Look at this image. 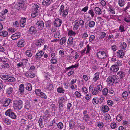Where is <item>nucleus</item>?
<instances>
[{"mask_svg": "<svg viewBox=\"0 0 130 130\" xmlns=\"http://www.w3.org/2000/svg\"><path fill=\"white\" fill-rule=\"evenodd\" d=\"M88 16L86 18L87 21H89L91 20L94 16L95 12L92 9L89 10L87 13Z\"/></svg>", "mask_w": 130, "mask_h": 130, "instance_id": "8", "label": "nucleus"}, {"mask_svg": "<svg viewBox=\"0 0 130 130\" xmlns=\"http://www.w3.org/2000/svg\"><path fill=\"white\" fill-rule=\"evenodd\" d=\"M26 18L25 17H22L20 20V24L21 27H24L26 24Z\"/></svg>", "mask_w": 130, "mask_h": 130, "instance_id": "13", "label": "nucleus"}, {"mask_svg": "<svg viewBox=\"0 0 130 130\" xmlns=\"http://www.w3.org/2000/svg\"><path fill=\"white\" fill-rule=\"evenodd\" d=\"M23 74L27 78H33L35 76V72L31 71H27L24 73Z\"/></svg>", "mask_w": 130, "mask_h": 130, "instance_id": "10", "label": "nucleus"}, {"mask_svg": "<svg viewBox=\"0 0 130 130\" xmlns=\"http://www.w3.org/2000/svg\"><path fill=\"white\" fill-rule=\"evenodd\" d=\"M79 66L78 63L77 64H76L75 65H72L71 66H69L68 67H66L65 68V70L66 71H67L68 70L70 69L71 68H78Z\"/></svg>", "mask_w": 130, "mask_h": 130, "instance_id": "30", "label": "nucleus"}, {"mask_svg": "<svg viewBox=\"0 0 130 130\" xmlns=\"http://www.w3.org/2000/svg\"><path fill=\"white\" fill-rule=\"evenodd\" d=\"M8 80L10 82H14L15 81L16 79L14 77L9 76Z\"/></svg>", "mask_w": 130, "mask_h": 130, "instance_id": "63", "label": "nucleus"}, {"mask_svg": "<svg viewBox=\"0 0 130 130\" xmlns=\"http://www.w3.org/2000/svg\"><path fill=\"white\" fill-rule=\"evenodd\" d=\"M1 66L2 68H8L10 67V66L9 64L5 62L1 64Z\"/></svg>", "mask_w": 130, "mask_h": 130, "instance_id": "54", "label": "nucleus"}, {"mask_svg": "<svg viewBox=\"0 0 130 130\" xmlns=\"http://www.w3.org/2000/svg\"><path fill=\"white\" fill-rule=\"evenodd\" d=\"M119 80L118 77L114 75L109 76L107 80V83L111 85H112L114 83L117 84Z\"/></svg>", "mask_w": 130, "mask_h": 130, "instance_id": "1", "label": "nucleus"}, {"mask_svg": "<svg viewBox=\"0 0 130 130\" xmlns=\"http://www.w3.org/2000/svg\"><path fill=\"white\" fill-rule=\"evenodd\" d=\"M68 36H75L76 34V33L72 30H68Z\"/></svg>", "mask_w": 130, "mask_h": 130, "instance_id": "33", "label": "nucleus"}, {"mask_svg": "<svg viewBox=\"0 0 130 130\" xmlns=\"http://www.w3.org/2000/svg\"><path fill=\"white\" fill-rule=\"evenodd\" d=\"M108 93V90L106 88H104L102 91V94L103 95L106 96Z\"/></svg>", "mask_w": 130, "mask_h": 130, "instance_id": "41", "label": "nucleus"}, {"mask_svg": "<svg viewBox=\"0 0 130 130\" xmlns=\"http://www.w3.org/2000/svg\"><path fill=\"white\" fill-rule=\"evenodd\" d=\"M40 8V5L39 3L35 4L32 6V9L34 11H37Z\"/></svg>", "mask_w": 130, "mask_h": 130, "instance_id": "25", "label": "nucleus"}, {"mask_svg": "<svg viewBox=\"0 0 130 130\" xmlns=\"http://www.w3.org/2000/svg\"><path fill=\"white\" fill-rule=\"evenodd\" d=\"M128 95V94L127 91L123 92L122 94V100L123 101L126 99L127 98Z\"/></svg>", "mask_w": 130, "mask_h": 130, "instance_id": "29", "label": "nucleus"}, {"mask_svg": "<svg viewBox=\"0 0 130 130\" xmlns=\"http://www.w3.org/2000/svg\"><path fill=\"white\" fill-rule=\"evenodd\" d=\"M79 24L78 22L76 20L74 21V24L73 28L74 30H77L79 28Z\"/></svg>", "mask_w": 130, "mask_h": 130, "instance_id": "37", "label": "nucleus"}, {"mask_svg": "<svg viewBox=\"0 0 130 130\" xmlns=\"http://www.w3.org/2000/svg\"><path fill=\"white\" fill-rule=\"evenodd\" d=\"M5 115L7 116H9L12 119H15L16 118L15 114L12 112L11 109H8L6 112Z\"/></svg>", "mask_w": 130, "mask_h": 130, "instance_id": "6", "label": "nucleus"}, {"mask_svg": "<svg viewBox=\"0 0 130 130\" xmlns=\"http://www.w3.org/2000/svg\"><path fill=\"white\" fill-rule=\"evenodd\" d=\"M8 34L7 32L5 31H3L0 32V36H1L5 37L8 35Z\"/></svg>", "mask_w": 130, "mask_h": 130, "instance_id": "57", "label": "nucleus"}, {"mask_svg": "<svg viewBox=\"0 0 130 130\" xmlns=\"http://www.w3.org/2000/svg\"><path fill=\"white\" fill-rule=\"evenodd\" d=\"M92 103L94 105L98 104L99 103L98 98L96 97L93 98L92 100Z\"/></svg>", "mask_w": 130, "mask_h": 130, "instance_id": "35", "label": "nucleus"}, {"mask_svg": "<svg viewBox=\"0 0 130 130\" xmlns=\"http://www.w3.org/2000/svg\"><path fill=\"white\" fill-rule=\"evenodd\" d=\"M14 105L19 110L21 109L23 107V103L21 100H15L13 103Z\"/></svg>", "mask_w": 130, "mask_h": 130, "instance_id": "3", "label": "nucleus"}, {"mask_svg": "<svg viewBox=\"0 0 130 130\" xmlns=\"http://www.w3.org/2000/svg\"><path fill=\"white\" fill-rule=\"evenodd\" d=\"M25 41L24 40L20 39L17 44V46L20 48L23 47L25 45Z\"/></svg>", "mask_w": 130, "mask_h": 130, "instance_id": "15", "label": "nucleus"}, {"mask_svg": "<svg viewBox=\"0 0 130 130\" xmlns=\"http://www.w3.org/2000/svg\"><path fill=\"white\" fill-rule=\"evenodd\" d=\"M118 66L117 65H113L110 68L111 71L113 72H117L119 70Z\"/></svg>", "mask_w": 130, "mask_h": 130, "instance_id": "20", "label": "nucleus"}, {"mask_svg": "<svg viewBox=\"0 0 130 130\" xmlns=\"http://www.w3.org/2000/svg\"><path fill=\"white\" fill-rule=\"evenodd\" d=\"M59 11L60 15H62L64 18H66L69 12L68 10L67 9H64V6L63 5L60 6Z\"/></svg>", "mask_w": 130, "mask_h": 130, "instance_id": "2", "label": "nucleus"}, {"mask_svg": "<svg viewBox=\"0 0 130 130\" xmlns=\"http://www.w3.org/2000/svg\"><path fill=\"white\" fill-rule=\"evenodd\" d=\"M99 73L97 72L94 74V77L93 79V80L94 82H96L98 79L99 77Z\"/></svg>", "mask_w": 130, "mask_h": 130, "instance_id": "44", "label": "nucleus"}, {"mask_svg": "<svg viewBox=\"0 0 130 130\" xmlns=\"http://www.w3.org/2000/svg\"><path fill=\"white\" fill-rule=\"evenodd\" d=\"M35 12H33L31 13V16L32 18H34L38 16L39 14V12L37 11H35Z\"/></svg>", "mask_w": 130, "mask_h": 130, "instance_id": "60", "label": "nucleus"}, {"mask_svg": "<svg viewBox=\"0 0 130 130\" xmlns=\"http://www.w3.org/2000/svg\"><path fill=\"white\" fill-rule=\"evenodd\" d=\"M123 50H119L117 52V56L119 58H123V57L124 53Z\"/></svg>", "mask_w": 130, "mask_h": 130, "instance_id": "21", "label": "nucleus"}, {"mask_svg": "<svg viewBox=\"0 0 130 130\" xmlns=\"http://www.w3.org/2000/svg\"><path fill=\"white\" fill-rule=\"evenodd\" d=\"M24 1L23 0H20L18 2V3L16 5L15 7L18 10L23 9L24 7Z\"/></svg>", "mask_w": 130, "mask_h": 130, "instance_id": "11", "label": "nucleus"}, {"mask_svg": "<svg viewBox=\"0 0 130 130\" xmlns=\"http://www.w3.org/2000/svg\"><path fill=\"white\" fill-rule=\"evenodd\" d=\"M30 102L29 101H27L25 103L24 108L27 110H29L31 107Z\"/></svg>", "mask_w": 130, "mask_h": 130, "instance_id": "43", "label": "nucleus"}, {"mask_svg": "<svg viewBox=\"0 0 130 130\" xmlns=\"http://www.w3.org/2000/svg\"><path fill=\"white\" fill-rule=\"evenodd\" d=\"M44 121L43 119V116H41L38 119V123H39V125L40 127L42 128L43 127V121Z\"/></svg>", "mask_w": 130, "mask_h": 130, "instance_id": "18", "label": "nucleus"}, {"mask_svg": "<svg viewBox=\"0 0 130 130\" xmlns=\"http://www.w3.org/2000/svg\"><path fill=\"white\" fill-rule=\"evenodd\" d=\"M118 75L119 76L120 79H122L125 76V74L124 72L121 71H119L117 73Z\"/></svg>", "mask_w": 130, "mask_h": 130, "instance_id": "34", "label": "nucleus"}, {"mask_svg": "<svg viewBox=\"0 0 130 130\" xmlns=\"http://www.w3.org/2000/svg\"><path fill=\"white\" fill-rule=\"evenodd\" d=\"M103 118L106 120L109 121L111 119V117L109 114L107 113L104 115Z\"/></svg>", "mask_w": 130, "mask_h": 130, "instance_id": "52", "label": "nucleus"}, {"mask_svg": "<svg viewBox=\"0 0 130 130\" xmlns=\"http://www.w3.org/2000/svg\"><path fill=\"white\" fill-rule=\"evenodd\" d=\"M106 35V33L104 32H101L99 37V39L101 40L105 37Z\"/></svg>", "mask_w": 130, "mask_h": 130, "instance_id": "49", "label": "nucleus"}, {"mask_svg": "<svg viewBox=\"0 0 130 130\" xmlns=\"http://www.w3.org/2000/svg\"><path fill=\"white\" fill-rule=\"evenodd\" d=\"M62 22V19L58 18H56L54 21L53 25L56 27H60Z\"/></svg>", "mask_w": 130, "mask_h": 130, "instance_id": "9", "label": "nucleus"}, {"mask_svg": "<svg viewBox=\"0 0 130 130\" xmlns=\"http://www.w3.org/2000/svg\"><path fill=\"white\" fill-rule=\"evenodd\" d=\"M44 53V52L42 50L39 51L35 56V58L37 59L38 58H40L43 55Z\"/></svg>", "mask_w": 130, "mask_h": 130, "instance_id": "23", "label": "nucleus"}, {"mask_svg": "<svg viewBox=\"0 0 130 130\" xmlns=\"http://www.w3.org/2000/svg\"><path fill=\"white\" fill-rule=\"evenodd\" d=\"M9 75H0V78L4 80H8Z\"/></svg>", "mask_w": 130, "mask_h": 130, "instance_id": "40", "label": "nucleus"}, {"mask_svg": "<svg viewBox=\"0 0 130 130\" xmlns=\"http://www.w3.org/2000/svg\"><path fill=\"white\" fill-rule=\"evenodd\" d=\"M57 91L59 93H64L65 90L61 87H59L57 89Z\"/></svg>", "mask_w": 130, "mask_h": 130, "instance_id": "50", "label": "nucleus"}, {"mask_svg": "<svg viewBox=\"0 0 130 130\" xmlns=\"http://www.w3.org/2000/svg\"><path fill=\"white\" fill-rule=\"evenodd\" d=\"M59 112H61L63 110V104L62 103H59Z\"/></svg>", "mask_w": 130, "mask_h": 130, "instance_id": "61", "label": "nucleus"}, {"mask_svg": "<svg viewBox=\"0 0 130 130\" xmlns=\"http://www.w3.org/2000/svg\"><path fill=\"white\" fill-rule=\"evenodd\" d=\"M125 0H118V4L120 7L123 6L125 4Z\"/></svg>", "mask_w": 130, "mask_h": 130, "instance_id": "42", "label": "nucleus"}, {"mask_svg": "<svg viewBox=\"0 0 130 130\" xmlns=\"http://www.w3.org/2000/svg\"><path fill=\"white\" fill-rule=\"evenodd\" d=\"M29 33L31 35H34L36 33L37 30L36 28L34 26L31 27L29 30Z\"/></svg>", "mask_w": 130, "mask_h": 130, "instance_id": "16", "label": "nucleus"}, {"mask_svg": "<svg viewBox=\"0 0 130 130\" xmlns=\"http://www.w3.org/2000/svg\"><path fill=\"white\" fill-rule=\"evenodd\" d=\"M88 35L87 32H85L82 34V38L84 39H85L87 38Z\"/></svg>", "mask_w": 130, "mask_h": 130, "instance_id": "64", "label": "nucleus"}, {"mask_svg": "<svg viewBox=\"0 0 130 130\" xmlns=\"http://www.w3.org/2000/svg\"><path fill=\"white\" fill-rule=\"evenodd\" d=\"M42 98L45 99H46L47 98V96L46 94L43 92H41L40 95L39 96Z\"/></svg>", "mask_w": 130, "mask_h": 130, "instance_id": "59", "label": "nucleus"}, {"mask_svg": "<svg viewBox=\"0 0 130 130\" xmlns=\"http://www.w3.org/2000/svg\"><path fill=\"white\" fill-rule=\"evenodd\" d=\"M96 55L98 58L100 59H105L107 57L106 53L103 51H98Z\"/></svg>", "mask_w": 130, "mask_h": 130, "instance_id": "5", "label": "nucleus"}, {"mask_svg": "<svg viewBox=\"0 0 130 130\" xmlns=\"http://www.w3.org/2000/svg\"><path fill=\"white\" fill-rule=\"evenodd\" d=\"M3 122L7 125H9L11 124V121L7 118H4L3 119Z\"/></svg>", "mask_w": 130, "mask_h": 130, "instance_id": "45", "label": "nucleus"}, {"mask_svg": "<svg viewBox=\"0 0 130 130\" xmlns=\"http://www.w3.org/2000/svg\"><path fill=\"white\" fill-rule=\"evenodd\" d=\"M25 85L26 86L25 88L27 90L30 91L32 90V85L30 83H26L25 84Z\"/></svg>", "mask_w": 130, "mask_h": 130, "instance_id": "32", "label": "nucleus"}, {"mask_svg": "<svg viewBox=\"0 0 130 130\" xmlns=\"http://www.w3.org/2000/svg\"><path fill=\"white\" fill-rule=\"evenodd\" d=\"M83 116L82 118V119L85 122H87L89 121L90 117L89 115L88 114V111L87 110L83 112Z\"/></svg>", "mask_w": 130, "mask_h": 130, "instance_id": "7", "label": "nucleus"}, {"mask_svg": "<svg viewBox=\"0 0 130 130\" xmlns=\"http://www.w3.org/2000/svg\"><path fill=\"white\" fill-rule=\"evenodd\" d=\"M127 46V44L126 43L124 42H121L120 46V47L121 49L123 51H124L126 49Z\"/></svg>", "mask_w": 130, "mask_h": 130, "instance_id": "26", "label": "nucleus"}, {"mask_svg": "<svg viewBox=\"0 0 130 130\" xmlns=\"http://www.w3.org/2000/svg\"><path fill=\"white\" fill-rule=\"evenodd\" d=\"M115 8L113 6L111 5H110L108 8V10L110 12V13L112 15H114L115 14Z\"/></svg>", "mask_w": 130, "mask_h": 130, "instance_id": "27", "label": "nucleus"}, {"mask_svg": "<svg viewBox=\"0 0 130 130\" xmlns=\"http://www.w3.org/2000/svg\"><path fill=\"white\" fill-rule=\"evenodd\" d=\"M13 89L12 87H9L6 89V93L8 94H10L13 92Z\"/></svg>", "mask_w": 130, "mask_h": 130, "instance_id": "46", "label": "nucleus"}, {"mask_svg": "<svg viewBox=\"0 0 130 130\" xmlns=\"http://www.w3.org/2000/svg\"><path fill=\"white\" fill-rule=\"evenodd\" d=\"M24 89V84H21L19 85L18 91L19 92L20 94H22L23 93Z\"/></svg>", "mask_w": 130, "mask_h": 130, "instance_id": "22", "label": "nucleus"}, {"mask_svg": "<svg viewBox=\"0 0 130 130\" xmlns=\"http://www.w3.org/2000/svg\"><path fill=\"white\" fill-rule=\"evenodd\" d=\"M26 55L28 56V57H30L32 55V53L31 52V51L30 50H28L26 52Z\"/></svg>", "mask_w": 130, "mask_h": 130, "instance_id": "56", "label": "nucleus"}, {"mask_svg": "<svg viewBox=\"0 0 130 130\" xmlns=\"http://www.w3.org/2000/svg\"><path fill=\"white\" fill-rule=\"evenodd\" d=\"M44 41V40L42 39L37 40L35 44L38 47H41L42 43H43Z\"/></svg>", "mask_w": 130, "mask_h": 130, "instance_id": "19", "label": "nucleus"}, {"mask_svg": "<svg viewBox=\"0 0 130 130\" xmlns=\"http://www.w3.org/2000/svg\"><path fill=\"white\" fill-rule=\"evenodd\" d=\"M123 117L120 114L117 115L116 118L118 122L121 121L123 119Z\"/></svg>", "mask_w": 130, "mask_h": 130, "instance_id": "58", "label": "nucleus"}, {"mask_svg": "<svg viewBox=\"0 0 130 130\" xmlns=\"http://www.w3.org/2000/svg\"><path fill=\"white\" fill-rule=\"evenodd\" d=\"M66 101V99L64 97H60L59 98L58 102V103L63 104Z\"/></svg>", "mask_w": 130, "mask_h": 130, "instance_id": "51", "label": "nucleus"}, {"mask_svg": "<svg viewBox=\"0 0 130 130\" xmlns=\"http://www.w3.org/2000/svg\"><path fill=\"white\" fill-rule=\"evenodd\" d=\"M74 39L72 36L68 38L67 42L68 46H72L73 45Z\"/></svg>", "mask_w": 130, "mask_h": 130, "instance_id": "17", "label": "nucleus"}, {"mask_svg": "<svg viewBox=\"0 0 130 130\" xmlns=\"http://www.w3.org/2000/svg\"><path fill=\"white\" fill-rule=\"evenodd\" d=\"M51 2V0H44L42 2V4L43 5L49 6Z\"/></svg>", "mask_w": 130, "mask_h": 130, "instance_id": "39", "label": "nucleus"}, {"mask_svg": "<svg viewBox=\"0 0 130 130\" xmlns=\"http://www.w3.org/2000/svg\"><path fill=\"white\" fill-rule=\"evenodd\" d=\"M50 112L49 109H46L44 112L43 117V120L45 122H48L50 120L51 115L50 114Z\"/></svg>", "mask_w": 130, "mask_h": 130, "instance_id": "4", "label": "nucleus"}, {"mask_svg": "<svg viewBox=\"0 0 130 130\" xmlns=\"http://www.w3.org/2000/svg\"><path fill=\"white\" fill-rule=\"evenodd\" d=\"M21 36V34L19 32L13 34L11 37V38L13 40H16L20 38Z\"/></svg>", "mask_w": 130, "mask_h": 130, "instance_id": "14", "label": "nucleus"}, {"mask_svg": "<svg viewBox=\"0 0 130 130\" xmlns=\"http://www.w3.org/2000/svg\"><path fill=\"white\" fill-rule=\"evenodd\" d=\"M100 93V92L98 90L97 88L95 87L93 91L92 92V94L93 95H95Z\"/></svg>", "mask_w": 130, "mask_h": 130, "instance_id": "55", "label": "nucleus"}, {"mask_svg": "<svg viewBox=\"0 0 130 130\" xmlns=\"http://www.w3.org/2000/svg\"><path fill=\"white\" fill-rule=\"evenodd\" d=\"M64 125L61 122H59L57 124V128L60 130H62L63 128Z\"/></svg>", "mask_w": 130, "mask_h": 130, "instance_id": "38", "label": "nucleus"}, {"mask_svg": "<svg viewBox=\"0 0 130 130\" xmlns=\"http://www.w3.org/2000/svg\"><path fill=\"white\" fill-rule=\"evenodd\" d=\"M66 38L64 37H63L60 40V44L62 45L66 42Z\"/></svg>", "mask_w": 130, "mask_h": 130, "instance_id": "47", "label": "nucleus"}, {"mask_svg": "<svg viewBox=\"0 0 130 130\" xmlns=\"http://www.w3.org/2000/svg\"><path fill=\"white\" fill-rule=\"evenodd\" d=\"M94 11L96 14H98V15H99L102 13L101 9L99 7H95L94 8Z\"/></svg>", "mask_w": 130, "mask_h": 130, "instance_id": "48", "label": "nucleus"}, {"mask_svg": "<svg viewBox=\"0 0 130 130\" xmlns=\"http://www.w3.org/2000/svg\"><path fill=\"white\" fill-rule=\"evenodd\" d=\"M36 25L40 29H42L44 27V22L42 21H39L36 23Z\"/></svg>", "mask_w": 130, "mask_h": 130, "instance_id": "24", "label": "nucleus"}, {"mask_svg": "<svg viewBox=\"0 0 130 130\" xmlns=\"http://www.w3.org/2000/svg\"><path fill=\"white\" fill-rule=\"evenodd\" d=\"M124 21L127 23L130 22V15L125 17L124 19Z\"/></svg>", "mask_w": 130, "mask_h": 130, "instance_id": "62", "label": "nucleus"}, {"mask_svg": "<svg viewBox=\"0 0 130 130\" xmlns=\"http://www.w3.org/2000/svg\"><path fill=\"white\" fill-rule=\"evenodd\" d=\"M103 112L105 113L109 111V107L106 105H103L102 106Z\"/></svg>", "mask_w": 130, "mask_h": 130, "instance_id": "31", "label": "nucleus"}, {"mask_svg": "<svg viewBox=\"0 0 130 130\" xmlns=\"http://www.w3.org/2000/svg\"><path fill=\"white\" fill-rule=\"evenodd\" d=\"M89 21L88 23L89 27L91 28H94L95 24V22L92 20H90Z\"/></svg>", "mask_w": 130, "mask_h": 130, "instance_id": "28", "label": "nucleus"}, {"mask_svg": "<svg viewBox=\"0 0 130 130\" xmlns=\"http://www.w3.org/2000/svg\"><path fill=\"white\" fill-rule=\"evenodd\" d=\"M46 89L47 90L51 91L53 90L54 89L53 84L51 82L49 83L47 85Z\"/></svg>", "mask_w": 130, "mask_h": 130, "instance_id": "36", "label": "nucleus"}, {"mask_svg": "<svg viewBox=\"0 0 130 130\" xmlns=\"http://www.w3.org/2000/svg\"><path fill=\"white\" fill-rule=\"evenodd\" d=\"M86 49V51L85 53L87 54L90 52V51L91 50V47L89 46V44L87 45L86 47L85 48Z\"/></svg>", "mask_w": 130, "mask_h": 130, "instance_id": "53", "label": "nucleus"}, {"mask_svg": "<svg viewBox=\"0 0 130 130\" xmlns=\"http://www.w3.org/2000/svg\"><path fill=\"white\" fill-rule=\"evenodd\" d=\"M11 102V100L9 98H7L5 99L2 102V106L6 107L8 106Z\"/></svg>", "mask_w": 130, "mask_h": 130, "instance_id": "12", "label": "nucleus"}]
</instances>
